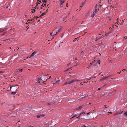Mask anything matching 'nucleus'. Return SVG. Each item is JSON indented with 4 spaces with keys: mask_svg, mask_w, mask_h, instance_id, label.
<instances>
[{
    "mask_svg": "<svg viewBox=\"0 0 127 127\" xmlns=\"http://www.w3.org/2000/svg\"><path fill=\"white\" fill-rule=\"evenodd\" d=\"M46 5V3H43L41 5V6L40 8V10L42 9V7Z\"/></svg>",
    "mask_w": 127,
    "mask_h": 127,
    "instance_id": "obj_5",
    "label": "nucleus"
},
{
    "mask_svg": "<svg viewBox=\"0 0 127 127\" xmlns=\"http://www.w3.org/2000/svg\"><path fill=\"white\" fill-rule=\"evenodd\" d=\"M110 75L108 76H107L103 77V78L101 79V80H104L107 79L109 77Z\"/></svg>",
    "mask_w": 127,
    "mask_h": 127,
    "instance_id": "obj_2",
    "label": "nucleus"
},
{
    "mask_svg": "<svg viewBox=\"0 0 127 127\" xmlns=\"http://www.w3.org/2000/svg\"><path fill=\"white\" fill-rule=\"evenodd\" d=\"M83 5H81V6H80V7H83Z\"/></svg>",
    "mask_w": 127,
    "mask_h": 127,
    "instance_id": "obj_63",
    "label": "nucleus"
},
{
    "mask_svg": "<svg viewBox=\"0 0 127 127\" xmlns=\"http://www.w3.org/2000/svg\"><path fill=\"white\" fill-rule=\"evenodd\" d=\"M51 76H50L49 77H48V79H49L50 78H51Z\"/></svg>",
    "mask_w": 127,
    "mask_h": 127,
    "instance_id": "obj_50",
    "label": "nucleus"
},
{
    "mask_svg": "<svg viewBox=\"0 0 127 127\" xmlns=\"http://www.w3.org/2000/svg\"><path fill=\"white\" fill-rule=\"evenodd\" d=\"M77 114H75L74 115H73L72 117L71 118V119H72L74 118V117H76V116H77Z\"/></svg>",
    "mask_w": 127,
    "mask_h": 127,
    "instance_id": "obj_12",
    "label": "nucleus"
},
{
    "mask_svg": "<svg viewBox=\"0 0 127 127\" xmlns=\"http://www.w3.org/2000/svg\"><path fill=\"white\" fill-rule=\"evenodd\" d=\"M85 2H83L82 4V5H84V3H85Z\"/></svg>",
    "mask_w": 127,
    "mask_h": 127,
    "instance_id": "obj_36",
    "label": "nucleus"
},
{
    "mask_svg": "<svg viewBox=\"0 0 127 127\" xmlns=\"http://www.w3.org/2000/svg\"><path fill=\"white\" fill-rule=\"evenodd\" d=\"M125 71V69H123L122 70V71Z\"/></svg>",
    "mask_w": 127,
    "mask_h": 127,
    "instance_id": "obj_42",
    "label": "nucleus"
},
{
    "mask_svg": "<svg viewBox=\"0 0 127 127\" xmlns=\"http://www.w3.org/2000/svg\"><path fill=\"white\" fill-rule=\"evenodd\" d=\"M40 117H43L44 116V114H42V115L40 114Z\"/></svg>",
    "mask_w": 127,
    "mask_h": 127,
    "instance_id": "obj_28",
    "label": "nucleus"
},
{
    "mask_svg": "<svg viewBox=\"0 0 127 127\" xmlns=\"http://www.w3.org/2000/svg\"><path fill=\"white\" fill-rule=\"evenodd\" d=\"M32 106H31L30 108V109H30V110H31V109H32Z\"/></svg>",
    "mask_w": 127,
    "mask_h": 127,
    "instance_id": "obj_37",
    "label": "nucleus"
},
{
    "mask_svg": "<svg viewBox=\"0 0 127 127\" xmlns=\"http://www.w3.org/2000/svg\"><path fill=\"white\" fill-rule=\"evenodd\" d=\"M70 68H68L65 71H66L68 70Z\"/></svg>",
    "mask_w": 127,
    "mask_h": 127,
    "instance_id": "obj_26",
    "label": "nucleus"
},
{
    "mask_svg": "<svg viewBox=\"0 0 127 127\" xmlns=\"http://www.w3.org/2000/svg\"><path fill=\"white\" fill-rule=\"evenodd\" d=\"M124 22V20H123L122 21V22H121V23H119V25H122L123 24V22Z\"/></svg>",
    "mask_w": 127,
    "mask_h": 127,
    "instance_id": "obj_14",
    "label": "nucleus"
},
{
    "mask_svg": "<svg viewBox=\"0 0 127 127\" xmlns=\"http://www.w3.org/2000/svg\"><path fill=\"white\" fill-rule=\"evenodd\" d=\"M67 17V16H66L65 17H64V19H65Z\"/></svg>",
    "mask_w": 127,
    "mask_h": 127,
    "instance_id": "obj_39",
    "label": "nucleus"
},
{
    "mask_svg": "<svg viewBox=\"0 0 127 127\" xmlns=\"http://www.w3.org/2000/svg\"><path fill=\"white\" fill-rule=\"evenodd\" d=\"M89 114V113H88L87 114V115H86L88 116V115Z\"/></svg>",
    "mask_w": 127,
    "mask_h": 127,
    "instance_id": "obj_43",
    "label": "nucleus"
},
{
    "mask_svg": "<svg viewBox=\"0 0 127 127\" xmlns=\"http://www.w3.org/2000/svg\"><path fill=\"white\" fill-rule=\"evenodd\" d=\"M59 1L61 2L62 1V0H59Z\"/></svg>",
    "mask_w": 127,
    "mask_h": 127,
    "instance_id": "obj_62",
    "label": "nucleus"
},
{
    "mask_svg": "<svg viewBox=\"0 0 127 127\" xmlns=\"http://www.w3.org/2000/svg\"><path fill=\"white\" fill-rule=\"evenodd\" d=\"M78 39V37H77L76 38H75L74 39L73 41V42H74L77 39Z\"/></svg>",
    "mask_w": 127,
    "mask_h": 127,
    "instance_id": "obj_19",
    "label": "nucleus"
},
{
    "mask_svg": "<svg viewBox=\"0 0 127 127\" xmlns=\"http://www.w3.org/2000/svg\"><path fill=\"white\" fill-rule=\"evenodd\" d=\"M41 81H42V79L41 78V77H40V78H38V79L37 82L39 83H40Z\"/></svg>",
    "mask_w": 127,
    "mask_h": 127,
    "instance_id": "obj_8",
    "label": "nucleus"
},
{
    "mask_svg": "<svg viewBox=\"0 0 127 127\" xmlns=\"http://www.w3.org/2000/svg\"><path fill=\"white\" fill-rule=\"evenodd\" d=\"M18 85H11L10 86H13L12 88V91H14L19 88Z\"/></svg>",
    "mask_w": 127,
    "mask_h": 127,
    "instance_id": "obj_1",
    "label": "nucleus"
},
{
    "mask_svg": "<svg viewBox=\"0 0 127 127\" xmlns=\"http://www.w3.org/2000/svg\"><path fill=\"white\" fill-rule=\"evenodd\" d=\"M7 28H5L2 30L3 32H5V33L7 32Z\"/></svg>",
    "mask_w": 127,
    "mask_h": 127,
    "instance_id": "obj_11",
    "label": "nucleus"
},
{
    "mask_svg": "<svg viewBox=\"0 0 127 127\" xmlns=\"http://www.w3.org/2000/svg\"><path fill=\"white\" fill-rule=\"evenodd\" d=\"M2 73V71H0V73Z\"/></svg>",
    "mask_w": 127,
    "mask_h": 127,
    "instance_id": "obj_52",
    "label": "nucleus"
},
{
    "mask_svg": "<svg viewBox=\"0 0 127 127\" xmlns=\"http://www.w3.org/2000/svg\"><path fill=\"white\" fill-rule=\"evenodd\" d=\"M42 1L43 2V3L45 2V3L46 4V2L47 1V0H42Z\"/></svg>",
    "mask_w": 127,
    "mask_h": 127,
    "instance_id": "obj_21",
    "label": "nucleus"
},
{
    "mask_svg": "<svg viewBox=\"0 0 127 127\" xmlns=\"http://www.w3.org/2000/svg\"><path fill=\"white\" fill-rule=\"evenodd\" d=\"M64 2V1H62L61 2V3H62V4Z\"/></svg>",
    "mask_w": 127,
    "mask_h": 127,
    "instance_id": "obj_38",
    "label": "nucleus"
},
{
    "mask_svg": "<svg viewBox=\"0 0 127 127\" xmlns=\"http://www.w3.org/2000/svg\"><path fill=\"white\" fill-rule=\"evenodd\" d=\"M60 11L59 10H58V11H57V12H58L59 11Z\"/></svg>",
    "mask_w": 127,
    "mask_h": 127,
    "instance_id": "obj_61",
    "label": "nucleus"
},
{
    "mask_svg": "<svg viewBox=\"0 0 127 127\" xmlns=\"http://www.w3.org/2000/svg\"><path fill=\"white\" fill-rule=\"evenodd\" d=\"M41 0H38L37 1V4H36V6H37V5H38V4H40V3L41 2Z\"/></svg>",
    "mask_w": 127,
    "mask_h": 127,
    "instance_id": "obj_10",
    "label": "nucleus"
},
{
    "mask_svg": "<svg viewBox=\"0 0 127 127\" xmlns=\"http://www.w3.org/2000/svg\"><path fill=\"white\" fill-rule=\"evenodd\" d=\"M69 14H70V13H68V15H67V16L69 15Z\"/></svg>",
    "mask_w": 127,
    "mask_h": 127,
    "instance_id": "obj_64",
    "label": "nucleus"
},
{
    "mask_svg": "<svg viewBox=\"0 0 127 127\" xmlns=\"http://www.w3.org/2000/svg\"><path fill=\"white\" fill-rule=\"evenodd\" d=\"M60 81V80H58L56 82L57 83L58 82H59Z\"/></svg>",
    "mask_w": 127,
    "mask_h": 127,
    "instance_id": "obj_34",
    "label": "nucleus"
},
{
    "mask_svg": "<svg viewBox=\"0 0 127 127\" xmlns=\"http://www.w3.org/2000/svg\"><path fill=\"white\" fill-rule=\"evenodd\" d=\"M36 52L35 51H34L33 52L31 55L30 56L31 57H32L33 56L36 54Z\"/></svg>",
    "mask_w": 127,
    "mask_h": 127,
    "instance_id": "obj_3",
    "label": "nucleus"
},
{
    "mask_svg": "<svg viewBox=\"0 0 127 127\" xmlns=\"http://www.w3.org/2000/svg\"><path fill=\"white\" fill-rule=\"evenodd\" d=\"M61 30V29L60 28L58 30H57V32H60Z\"/></svg>",
    "mask_w": 127,
    "mask_h": 127,
    "instance_id": "obj_29",
    "label": "nucleus"
},
{
    "mask_svg": "<svg viewBox=\"0 0 127 127\" xmlns=\"http://www.w3.org/2000/svg\"><path fill=\"white\" fill-rule=\"evenodd\" d=\"M127 38V37L126 36H125L124 37V38L125 39Z\"/></svg>",
    "mask_w": 127,
    "mask_h": 127,
    "instance_id": "obj_44",
    "label": "nucleus"
},
{
    "mask_svg": "<svg viewBox=\"0 0 127 127\" xmlns=\"http://www.w3.org/2000/svg\"><path fill=\"white\" fill-rule=\"evenodd\" d=\"M37 6H35L34 7V9H32V11L31 12V13H34L35 11V9L36 8H37V7H36Z\"/></svg>",
    "mask_w": 127,
    "mask_h": 127,
    "instance_id": "obj_4",
    "label": "nucleus"
},
{
    "mask_svg": "<svg viewBox=\"0 0 127 127\" xmlns=\"http://www.w3.org/2000/svg\"><path fill=\"white\" fill-rule=\"evenodd\" d=\"M62 20H63V21H64V19L63 18V19H62Z\"/></svg>",
    "mask_w": 127,
    "mask_h": 127,
    "instance_id": "obj_60",
    "label": "nucleus"
},
{
    "mask_svg": "<svg viewBox=\"0 0 127 127\" xmlns=\"http://www.w3.org/2000/svg\"><path fill=\"white\" fill-rule=\"evenodd\" d=\"M98 63L99 64H100V61L99 60H98Z\"/></svg>",
    "mask_w": 127,
    "mask_h": 127,
    "instance_id": "obj_51",
    "label": "nucleus"
},
{
    "mask_svg": "<svg viewBox=\"0 0 127 127\" xmlns=\"http://www.w3.org/2000/svg\"><path fill=\"white\" fill-rule=\"evenodd\" d=\"M66 6L67 7L68 6V3L67 2L66 3Z\"/></svg>",
    "mask_w": 127,
    "mask_h": 127,
    "instance_id": "obj_40",
    "label": "nucleus"
},
{
    "mask_svg": "<svg viewBox=\"0 0 127 127\" xmlns=\"http://www.w3.org/2000/svg\"><path fill=\"white\" fill-rule=\"evenodd\" d=\"M112 32V31H110L109 32H108L107 33V34L108 35H109V34H110Z\"/></svg>",
    "mask_w": 127,
    "mask_h": 127,
    "instance_id": "obj_17",
    "label": "nucleus"
},
{
    "mask_svg": "<svg viewBox=\"0 0 127 127\" xmlns=\"http://www.w3.org/2000/svg\"><path fill=\"white\" fill-rule=\"evenodd\" d=\"M70 81L71 83H73V82H74V80H72L71 81Z\"/></svg>",
    "mask_w": 127,
    "mask_h": 127,
    "instance_id": "obj_31",
    "label": "nucleus"
},
{
    "mask_svg": "<svg viewBox=\"0 0 127 127\" xmlns=\"http://www.w3.org/2000/svg\"><path fill=\"white\" fill-rule=\"evenodd\" d=\"M29 23V22H27L26 23V24H28V23Z\"/></svg>",
    "mask_w": 127,
    "mask_h": 127,
    "instance_id": "obj_49",
    "label": "nucleus"
},
{
    "mask_svg": "<svg viewBox=\"0 0 127 127\" xmlns=\"http://www.w3.org/2000/svg\"><path fill=\"white\" fill-rule=\"evenodd\" d=\"M65 83H66L67 84H69L71 83L70 81L66 82Z\"/></svg>",
    "mask_w": 127,
    "mask_h": 127,
    "instance_id": "obj_16",
    "label": "nucleus"
},
{
    "mask_svg": "<svg viewBox=\"0 0 127 127\" xmlns=\"http://www.w3.org/2000/svg\"><path fill=\"white\" fill-rule=\"evenodd\" d=\"M46 13V11L45 12L43 13L41 15L39 16V17L40 18H42V17Z\"/></svg>",
    "mask_w": 127,
    "mask_h": 127,
    "instance_id": "obj_7",
    "label": "nucleus"
},
{
    "mask_svg": "<svg viewBox=\"0 0 127 127\" xmlns=\"http://www.w3.org/2000/svg\"><path fill=\"white\" fill-rule=\"evenodd\" d=\"M62 3H61L60 4V5L61 6H62Z\"/></svg>",
    "mask_w": 127,
    "mask_h": 127,
    "instance_id": "obj_47",
    "label": "nucleus"
},
{
    "mask_svg": "<svg viewBox=\"0 0 127 127\" xmlns=\"http://www.w3.org/2000/svg\"><path fill=\"white\" fill-rule=\"evenodd\" d=\"M100 88H98V90H100Z\"/></svg>",
    "mask_w": 127,
    "mask_h": 127,
    "instance_id": "obj_59",
    "label": "nucleus"
},
{
    "mask_svg": "<svg viewBox=\"0 0 127 127\" xmlns=\"http://www.w3.org/2000/svg\"><path fill=\"white\" fill-rule=\"evenodd\" d=\"M49 68L51 70H53L54 69V68L52 66H50V67H49Z\"/></svg>",
    "mask_w": 127,
    "mask_h": 127,
    "instance_id": "obj_18",
    "label": "nucleus"
},
{
    "mask_svg": "<svg viewBox=\"0 0 127 127\" xmlns=\"http://www.w3.org/2000/svg\"><path fill=\"white\" fill-rule=\"evenodd\" d=\"M87 1V0H84V2H85Z\"/></svg>",
    "mask_w": 127,
    "mask_h": 127,
    "instance_id": "obj_45",
    "label": "nucleus"
},
{
    "mask_svg": "<svg viewBox=\"0 0 127 127\" xmlns=\"http://www.w3.org/2000/svg\"><path fill=\"white\" fill-rule=\"evenodd\" d=\"M111 112H109L108 113V115H109L111 114Z\"/></svg>",
    "mask_w": 127,
    "mask_h": 127,
    "instance_id": "obj_32",
    "label": "nucleus"
},
{
    "mask_svg": "<svg viewBox=\"0 0 127 127\" xmlns=\"http://www.w3.org/2000/svg\"><path fill=\"white\" fill-rule=\"evenodd\" d=\"M95 60H94L93 61V62L95 63Z\"/></svg>",
    "mask_w": 127,
    "mask_h": 127,
    "instance_id": "obj_48",
    "label": "nucleus"
},
{
    "mask_svg": "<svg viewBox=\"0 0 127 127\" xmlns=\"http://www.w3.org/2000/svg\"><path fill=\"white\" fill-rule=\"evenodd\" d=\"M101 37H98V39H101Z\"/></svg>",
    "mask_w": 127,
    "mask_h": 127,
    "instance_id": "obj_57",
    "label": "nucleus"
},
{
    "mask_svg": "<svg viewBox=\"0 0 127 127\" xmlns=\"http://www.w3.org/2000/svg\"><path fill=\"white\" fill-rule=\"evenodd\" d=\"M105 34L104 35V36H107L108 35L107 34V33L106 32H105Z\"/></svg>",
    "mask_w": 127,
    "mask_h": 127,
    "instance_id": "obj_20",
    "label": "nucleus"
},
{
    "mask_svg": "<svg viewBox=\"0 0 127 127\" xmlns=\"http://www.w3.org/2000/svg\"><path fill=\"white\" fill-rule=\"evenodd\" d=\"M37 117L38 118H39L40 117V115H37Z\"/></svg>",
    "mask_w": 127,
    "mask_h": 127,
    "instance_id": "obj_30",
    "label": "nucleus"
},
{
    "mask_svg": "<svg viewBox=\"0 0 127 127\" xmlns=\"http://www.w3.org/2000/svg\"><path fill=\"white\" fill-rule=\"evenodd\" d=\"M112 29V28H111V27H110V28H109V30L110 29L111 30V29Z\"/></svg>",
    "mask_w": 127,
    "mask_h": 127,
    "instance_id": "obj_58",
    "label": "nucleus"
},
{
    "mask_svg": "<svg viewBox=\"0 0 127 127\" xmlns=\"http://www.w3.org/2000/svg\"><path fill=\"white\" fill-rule=\"evenodd\" d=\"M84 113H85V112L84 111H83L81 113H80V115H82V114H83Z\"/></svg>",
    "mask_w": 127,
    "mask_h": 127,
    "instance_id": "obj_24",
    "label": "nucleus"
},
{
    "mask_svg": "<svg viewBox=\"0 0 127 127\" xmlns=\"http://www.w3.org/2000/svg\"><path fill=\"white\" fill-rule=\"evenodd\" d=\"M57 33V32H55L53 34V36L55 35H56Z\"/></svg>",
    "mask_w": 127,
    "mask_h": 127,
    "instance_id": "obj_23",
    "label": "nucleus"
},
{
    "mask_svg": "<svg viewBox=\"0 0 127 127\" xmlns=\"http://www.w3.org/2000/svg\"><path fill=\"white\" fill-rule=\"evenodd\" d=\"M97 5H96V6H95V10L94 11H97Z\"/></svg>",
    "mask_w": 127,
    "mask_h": 127,
    "instance_id": "obj_15",
    "label": "nucleus"
},
{
    "mask_svg": "<svg viewBox=\"0 0 127 127\" xmlns=\"http://www.w3.org/2000/svg\"><path fill=\"white\" fill-rule=\"evenodd\" d=\"M19 49V48H18V47H17V50H18Z\"/></svg>",
    "mask_w": 127,
    "mask_h": 127,
    "instance_id": "obj_54",
    "label": "nucleus"
},
{
    "mask_svg": "<svg viewBox=\"0 0 127 127\" xmlns=\"http://www.w3.org/2000/svg\"><path fill=\"white\" fill-rule=\"evenodd\" d=\"M82 107V106H79V107H78L77 109H81Z\"/></svg>",
    "mask_w": 127,
    "mask_h": 127,
    "instance_id": "obj_22",
    "label": "nucleus"
},
{
    "mask_svg": "<svg viewBox=\"0 0 127 127\" xmlns=\"http://www.w3.org/2000/svg\"><path fill=\"white\" fill-rule=\"evenodd\" d=\"M124 114L125 115H126V116L127 117V112L126 111L124 113Z\"/></svg>",
    "mask_w": 127,
    "mask_h": 127,
    "instance_id": "obj_27",
    "label": "nucleus"
},
{
    "mask_svg": "<svg viewBox=\"0 0 127 127\" xmlns=\"http://www.w3.org/2000/svg\"><path fill=\"white\" fill-rule=\"evenodd\" d=\"M97 12V11L95 12V11H94L93 12V14L91 16L92 17H94Z\"/></svg>",
    "mask_w": 127,
    "mask_h": 127,
    "instance_id": "obj_6",
    "label": "nucleus"
},
{
    "mask_svg": "<svg viewBox=\"0 0 127 127\" xmlns=\"http://www.w3.org/2000/svg\"><path fill=\"white\" fill-rule=\"evenodd\" d=\"M121 72V71H120V72H118L117 73V74H120V73Z\"/></svg>",
    "mask_w": 127,
    "mask_h": 127,
    "instance_id": "obj_35",
    "label": "nucleus"
},
{
    "mask_svg": "<svg viewBox=\"0 0 127 127\" xmlns=\"http://www.w3.org/2000/svg\"><path fill=\"white\" fill-rule=\"evenodd\" d=\"M84 53V52L83 51H82L81 53H80V55H83Z\"/></svg>",
    "mask_w": 127,
    "mask_h": 127,
    "instance_id": "obj_25",
    "label": "nucleus"
},
{
    "mask_svg": "<svg viewBox=\"0 0 127 127\" xmlns=\"http://www.w3.org/2000/svg\"><path fill=\"white\" fill-rule=\"evenodd\" d=\"M82 126H83V127H86V126L85 125H83Z\"/></svg>",
    "mask_w": 127,
    "mask_h": 127,
    "instance_id": "obj_56",
    "label": "nucleus"
},
{
    "mask_svg": "<svg viewBox=\"0 0 127 127\" xmlns=\"http://www.w3.org/2000/svg\"><path fill=\"white\" fill-rule=\"evenodd\" d=\"M13 86H10V88L7 89V91H12V88Z\"/></svg>",
    "mask_w": 127,
    "mask_h": 127,
    "instance_id": "obj_9",
    "label": "nucleus"
},
{
    "mask_svg": "<svg viewBox=\"0 0 127 127\" xmlns=\"http://www.w3.org/2000/svg\"><path fill=\"white\" fill-rule=\"evenodd\" d=\"M50 35H52V33H50Z\"/></svg>",
    "mask_w": 127,
    "mask_h": 127,
    "instance_id": "obj_53",
    "label": "nucleus"
},
{
    "mask_svg": "<svg viewBox=\"0 0 127 127\" xmlns=\"http://www.w3.org/2000/svg\"><path fill=\"white\" fill-rule=\"evenodd\" d=\"M47 104L49 105H50L51 104L49 103H48Z\"/></svg>",
    "mask_w": 127,
    "mask_h": 127,
    "instance_id": "obj_55",
    "label": "nucleus"
},
{
    "mask_svg": "<svg viewBox=\"0 0 127 127\" xmlns=\"http://www.w3.org/2000/svg\"><path fill=\"white\" fill-rule=\"evenodd\" d=\"M30 57H27V59H28L29 58H30Z\"/></svg>",
    "mask_w": 127,
    "mask_h": 127,
    "instance_id": "obj_41",
    "label": "nucleus"
},
{
    "mask_svg": "<svg viewBox=\"0 0 127 127\" xmlns=\"http://www.w3.org/2000/svg\"><path fill=\"white\" fill-rule=\"evenodd\" d=\"M16 92H12L10 93V94L11 95H14L16 94Z\"/></svg>",
    "mask_w": 127,
    "mask_h": 127,
    "instance_id": "obj_13",
    "label": "nucleus"
},
{
    "mask_svg": "<svg viewBox=\"0 0 127 127\" xmlns=\"http://www.w3.org/2000/svg\"><path fill=\"white\" fill-rule=\"evenodd\" d=\"M22 69H21L19 70H19V71H22Z\"/></svg>",
    "mask_w": 127,
    "mask_h": 127,
    "instance_id": "obj_33",
    "label": "nucleus"
},
{
    "mask_svg": "<svg viewBox=\"0 0 127 127\" xmlns=\"http://www.w3.org/2000/svg\"><path fill=\"white\" fill-rule=\"evenodd\" d=\"M92 65V63H90V66L91 65Z\"/></svg>",
    "mask_w": 127,
    "mask_h": 127,
    "instance_id": "obj_46",
    "label": "nucleus"
}]
</instances>
